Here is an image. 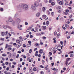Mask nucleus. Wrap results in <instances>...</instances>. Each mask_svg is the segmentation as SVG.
<instances>
[{"mask_svg": "<svg viewBox=\"0 0 74 74\" xmlns=\"http://www.w3.org/2000/svg\"><path fill=\"white\" fill-rule=\"evenodd\" d=\"M51 5H55V3H54V2H52L51 3Z\"/></svg>", "mask_w": 74, "mask_h": 74, "instance_id": "49530a36", "label": "nucleus"}, {"mask_svg": "<svg viewBox=\"0 0 74 74\" xmlns=\"http://www.w3.org/2000/svg\"><path fill=\"white\" fill-rule=\"evenodd\" d=\"M35 30L37 31V32H38V28L37 27H36L35 28Z\"/></svg>", "mask_w": 74, "mask_h": 74, "instance_id": "393cba45", "label": "nucleus"}, {"mask_svg": "<svg viewBox=\"0 0 74 74\" xmlns=\"http://www.w3.org/2000/svg\"><path fill=\"white\" fill-rule=\"evenodd\" d=\"M46 10V8H45V7H42V10H43V12H45Z\"/></svg>", "mask_w": 74, "mask_h": 74, "instance_id": "6e6552de", "label": "nucleus"}, {"mask_svg": "<svg viewBox=\"0 0 74 74\" xmlns=\"http://www.w3.org/2000/svg\"><path fill=\"white\" fill-rule=\"evenodd\" d=\"M39 53H43V51H42V49H40L39 51Z\"/></svg>", "mask_w": 74, "mask_h": 74, "instance_id": "423d86ee", "label": "nucleus"}, {"mask_svg": "<svg viewBox=\"0 0 74 74\" xmlns=\"http://www.w3.org/2000/svg\"><path fill=\"white\" fill-rule=\"evenodd\" d=\"M53 12H52L51 13V15H52V16H53Z\"/></svg>", "mask_w": 74, "mask_h": 74, "instance_id": "774afa93", "label": "nucleus"}, {"mask_svg": "<svg viewBox=\"0 0 74 74\" xmlns=\"http://www.w3.org/2000/svg\"><path fill=\"white\" fill-rule=\"evenodd\" d=\"M43 28L45 30V29H47V27H46V26H43Z\"/></svg>", "mask_w": 74, "mask_h": 74, "instance_id": "c9c22d12", "label": "nucleus"}, {"mask_svg": "<svg viewBox=\"0 0 74 74\" xmlns=\"http://www.w3.org/2000/svg\"><path fill=\"white\" fill-rule=\"evenodd\" d=\"M21 40H16V42L17 43H20L21 42Z\"/></svg>", "mask_w": 74, "mask_h": 74, "instance_id": "f3484780", "label": "nucleus"}, {"mask_svg": "<svg viewBox=\"0 0 74 74\" xmlns=\"http://www.w3.org/2000/svg\"><path fill=\"white\" fill-rule=\"evenodd\" d=\"M60 34H59V33L58 34L57 36V38H59V36H60Z\"/></svg>", "mask_w": 74, "mask_h": 74, "instance_id": "5701e85b", "label": "nucleus"}, {"mask_svg": "<svg viewBox=\"0 0 74 74\" xmlns=\"http://www.w3.org/2000/svg\"><path fill=\"white\" fill-rule=\"evenodd\" d=\"M59 4L63 5V2L62 1H60L59 3Z\"/></svg>", "mask_w": 74, "mask_h": 74, "instance_id": "1a4fd4ad", "label": "nucleus"}, {"mask_svg": "<svg viewBox=\"0 0 74 74\" xmlns=\"http://www.w3.org/2000/svg\"><path fill=\"white\" fill-rule=\"evenodd\" d=\"M40 73L41 74H44V72H43L42 71L40 72Z\"/></svg>", "mask_w": 74, "mask_h": 74, "instance_id": "58836bf2", "label": "nucleus"}, {"mask_svg": "<svg viewBox=\"0 0 74 74\" xmlns=\"http://www.w3.org/2000/svg\"><path fill=\"white\" fill-rule=\"evenodd\" d=\"M23 47H24V48H25L26 45H25V44H23Z\"/></svg>", "mask_w": 74, "mask_h": 74, "instance_id": "680f3d73", "label": "nucleus"}, {"mask_svg": "<svg viewBox=\"0 0 74 74\" xmlns=\"http://www.w3.org/2000/svg\"><path fill=\"white\" fill-rule=\"evenodd\" d=\"M54 51V48H52L51 50V52H53Z\"/></svg>", "mask_w": 74, "mask_h": 74, "instance_id": "c85d7f7f", "label": "nucleus"}, {"mask_svg": "<svg viewBox=\"0 0 74 74\" xmlns=\"http://www.w3.org/2000/svg\"><path fill=\"white\" fill-rule=\"evenodd\" d=\"M31 7L33 10H36V7L35 6H34L33 5H32Z\"/></svg>", "mask_w": 74, "mask_h": 74, "instance_id": "7ed1b4c3", "label": "nucleus"}, {"mask_svg": "<svg viewBox=\"0 0 74 74\" xmlns=\"http://www.w3.org/2000/svg\"><path fill=\"white\" fill-rule=\"evenodd\" d=\"M32 69L29 68V71H30V72H32Z\"/></svg>", "mask_w": 74, "mask_h": 74, "instance_id": "864d4df0", "label": "nucleus"}, {"mask_svg": "<svg viewBox=\"0 0 74 74\" xmlns=\"http://www.w3.org/2000/svg\"><path fill=\"white\" fill-rule=\"evenodd\" d=\"M27 45V47H30L31 46V44H28Z\"/></svg>", "mask_w": 74, "mask_h": 74, "instance_id": "473e14b6", "label": "nucleus"}, {"mask_svg": "<svg viewBox=\"0 0 74 74\" xmlns=\"http://www.w3.org/2000/svg\"><path fill=\"white\" fill-rule=\"evenodd\" d=\"M19 38L20 40L21 41H23V39H22V36L20 37Z\"/></svg>", "mask_w": 74, "mask_h": 74, "instance_id": "a211bd4d", "label": "nucleus"}, {"mask_svg": "<svg viewBox=\"0 0 74 74\" xmlns=\"http://www.w3.org/2000/svg\"><path fill=\"white\" fill-rule=\"evenodd\" d=\"M73 56H74V54H73V53L70 54V57H72Z\"/></svg>", "mask_w": 74, "mask_h": 74, "instance_id": "b1692460", "label": "nucleus"}, {"mask_svg": "<svg viewBox=\"0 0 74 74\" xmlns=\"http://www.w3.org/2000/svg\"><path fill=\"white\" fill-rule=\"evenodd\" d=\"M49 24V21H47L46 22V25L47 26H48Z\"/></svg>", "mask_w": 74, "mask_h": 74, "instance_id": "2eb2a0df", "label": "nucleus"}, {"mask_svg": "<svg viewBox=\"0 0 74 74\" xmlns=\"http://www.w3.org/2000/svg\"><path fill=\"white\" fill-rule=\"evenodd\" d=\"M30 38H33V35H30Z\"/></svg>", "mask_w": 74, "mask_h": 74, "instance_id": "603ef678", "label": "nucleus"}, {"mask_svg": "<svg viewBox=\"0 0 74 74\" xmlns=\"http://www.w3.org/2000/svg\"><path fill=\"white\" fill-rule=\"evenodd\" d=\"M52 70L53 71H56V70H58V69H57L56 68H54L53 69L52 68H51Z\"/></svg>", "mask_w": 74, "mask_h": 74, "instance_id": "412c9836", "label": "nucleus"}, {"mask_svg": "<svg viewBox=\"0 0 74 74\" xmlns=\"http://www.w3.org/2000/svg\"><path fill=\"white\" fill-rule=\"evenodd\" d=\"M72 3H73V2H72V1H70V2L69 4V6H70L71 7V4H72Z\"/></svg>", "mask_w": 74, "mask_h": 74, "instance_id": "dca6fc26", "label": "nucleus"}, {"mask_svg": "<svg viewBox=\"0 0 74 74\" xmlns=\"http://www.w3.org/2000/svg\"><path fill=\"white\" fill-rule=\"evenodd\" d=\"M38 51H36L35 53V56H38Z\"/></svg>", "mask_w": 74, "mask_h": 74, "instance_id": "ddd939ff", "label": "nucleus"}, {"mask_svg": "<svg viewBox=\"0 0 74 74\" xmlns=\"http://www.w3.org/2000/svg\"><path fill=\"white\" fill-rule=\"evenodd\" d=\"M74 53V52L73 51H70L69 53L68 54H70V53Z\"/></svg>", "mask_w": 74, "mask_h": 74, "instance_id": "09e8293b", "label": "nucleus"}, {"mask_svg": "<svg viewBox=\"0 0 74 74\" xmlns=\"http://www.w3.org/2000/svg\"><path fill=\"white\" fill-rule=\"evenodd\" d=\"M71 59L70 58H67L66 59V62H69V61H70V60Z\"/></svg>", "mask_w": 74, "mask_h": 74, "instance_id": "6ab92c4d", "label": "nucleus"}, {"mask_svg": "<svg viewBox=\"0 0 74 74\" xmlns=\"http://www.w3.org/2000/svg\"><path fill=\"white\" fill-rule=\"evenodd\" d=\"M2 55L3 56H7V54H3Z\"/></svg>", "mask_w": 74, "mask_h": 74, "instance_id": "f704fd0d", "label": "nucleus"}, {"mask_svg": "<svg viewBox=\"0 0 74 74\" xmlns=\"http://www.w3.org/2000/svg\"><path fill=\"white\" fill-rule=\"evenodd\" d=\"M2 58V60H5V58H3V57H1Z\"/></svg>", "mask_w": 74, "mask_h": 74, "instance_id": "69168bd1", "label": "nucleus"}, {"mask_svg": "<svg viewBox=\"0 0 74 74\" xmlns=\"http://www.w3.org/2000/svg\"><path fill=\"white\" fill-rule=\"evenodd\" d=\"M60 42L61 44V45H63V41H60Z\"/></svg>", "mask_w": 74, "mask_h": 74, "instance_id": "3c124183", "label": "nucleus"}, {"mask_svg": "<svg viewBox=\"0 0 74 74\" xmlns=\"http://www.w3.org/2000/svg\"><path fill=\"white\" fill-rule=\"evenodd\" d=\"M52 0H49V3H52Z\"/></svg>", "mask_w": 74, "mask_h": 74, "instance_id": "79ce46f5", "label": "nucleus"}, {"mask_svg": "<svg viewBox=\"0 0 74 74\" xmlns=\"http://www.w3.org/2000/svg\"><path fill=\"white\" fill-rule=\"evenodd\" d=\"M37 48H35L34 49V51H37Z\"/></svg>", "mask_w": 74, "mask_h": 74, "instance_id": "6e6d98bb", "label": "nucleus"}, {"mask_svg": "<svg viewBox=\"0 0 74 74\" xmlns=\"http://www.w3.org/2000/svg\"><path fill=\"white\" fill-rule=\"evenodd\" d=\"M40 67H41V68H42V69H43L44 68V66H43L41 65L40 66Z\"/></svg>", "mask_w": 74, "mask_h": 74, "instance_id": "37998d69", "label": "nucleus"}, {"mask_svg": "<svg viewBox=\"0 0 74 74\" xmlns=\"http://www.w3.org/2000/svg\"><path fill=\"white\" fill-rule=\"evenodd\" d=\"M37 27H38V28H40L41 27V26H40V25L38 24H37Z\"/></svg>", "mask_w": 74, "mask_h": 74, "instance_id": "4be33fe9", "label": "nucleus"}, {"mask_svg": "<svg viewBox=\"0 0 74 74\" xmlns=\"http://www.w3.org/2000/svg\"><path fill=\"white\" fill-rule=\"evenodd\" d=\"M35 45L36 47H38L39 45V44L38 43H36Z\"/></svg>", "mask_w": 74, "mask_h": 74, "instance_id": "7c9ffc66", "label": "nucleus"}, {"mask_svg": "<svg viewBox=\"0 0 74 74\" xmlns=\"http://www.w3.org/2000/svg\"><path fill=\"white\" fill-rule=\"evenodd\" d=\"M14 51H15V48H13L12 50V52H14Z\"/></svg>", "mask_w": 74, "mask_h": 74, "instance_id": "0e129e2a", "label": "nucleus"}, {"mask_svg": "<svg viewBox=\"0 0 74 74\" xmlns=\"http://www.w3.org/2000/svg\"><path fill=\"white\" fill-rule=\"evenodd\" d=\"M19 54H17L16 56V58H17V59H18V58H19Z\"/></svg>", "mask_w": 74, "mask_h": 74, "instance_id": "ea45409f", "label": "nucleus"}, {"mask_svg": "<svg viewBox=\"0 0 74 74\" xmlns=\"http://www.w3.org/2000/svg\"><path fill=\"white\" fill-rule=\"evenodd\" d=\"M42 63L43 65H44V63H45V61H44V60H42Z\"/></svg>", "mask_w": 74, "mask_h": 74, "instance_id": "aec40b11", "label": "nucleus"}, {"mask_svg": "<svg viewBox=\"0 0 74 74\" xmlns=\"http://www.w3.org/2000/svg\"><path fill=\"white\" fill-rule=\"evenodd\" d=\"M25 25H28V23H27V22H25Z\"/></svg>", "mask_w": 74, "mask_h": 74, "instance_id": "bf43d9fd", "label": "nucleus"}, {"mask_svg": "<svg viewBox=\"0 0 74 74\" xmlns=\"http://www.w3.org/2000/svg\"><path fill=\"white\" fill-rule=\"evenodd\" d=\"M72 16H73V15L72 14H71L69 16V19H71V18H72Z\"/></svg>", "mask_w": 74, "mask_h": 74, "instance_id": "cd10ccee", "label": "nucleus"}, {"mask_svg": "<svg viewBox=\"0 0 74 74\" xmlns=\"http://www.w3.org/2000/svg\"><path fill=\"white\" fill-rule=\"evenodd\" d=\"M65 64H66V66H67V64H68V62H67V61H66Z\"/></svg>", "mask_w": 74, "mask_h": 74, "instance_id": "8fccbe9b", "label": "nucleus"}, {"mask_svg": "<svg viewBox=\"0 0 74 74\" xmlns=\"http://www.w3.org/2000/svg\"><path fill=\"white\" fill-rule=\"evenodd\" d=\"M34 4L35 7H38L39 5V3L38 1H35L34 2Z\"/></svg>", "mask_w": 74, "mask_h": 74, "instance_id": "f03ea898", "label": "nucleus"}, {"mask_svg": "<svg viewBox=\"0 0 74 74\" xmlns=\"http://www.w3.org/2000/svg\"><path fill=\"white\" fill-rule=\"evenodd\" d=\"M7 72V71H5L4 72V73H5V74H8V72Z\"/></svg>", "mask_w": 74, "mask_h": 74, "instance_id": "4c0bfd02", "label": "nucleus"}, {"mask_svg": "<svg viewBox=\"0 0 74 74\" xmlns=\"http://www.w3.org/2000/svg\"><path fill=\"white\" fill-rule=\"evenodd\" d=\"M18 29H19L20 30H22V29H21V27H19V25H18Z\"/></svg>", "mask_w": 74, "mask_h": 74, "instance_id": "bb28decb", "label": "nucleus"}, {"mask_svg": "<svg viewBox=\"0 0 74 74\" xmlns=\"http://www.w3.org/2000/svg\"><path fill=\"white\" fill-rule=\"evenodd\" d=\"M54 36H56V35H57V32H54Z\"/></svg>", "mask_w": 74, "mask_h": 74, "instance_id": "2f4dec72", "label": "nucleus"}, {"mask_svg": "<svg viewBox=\"0 0 74 74\" xmlns=\"http://www.w3.org/2000/svg\"><path fill=\"white\" fill-rule=\"evenodd\" d=\"M32 49H30L29 50V53H31V52H32Z\"/></svg>", "mask_w": 74, "mask_h": 74, "instance_id": "c03bdc74", "label": "nucleus"}, {"mask_svg": "<svg viewBox=\"0 0 74 74\" xmlns=\"http://www.w3.org/2000/svg\"><path fill=\"white\" fill-rule=\"evenodd\" d=\"M33 70L34 71H37V69H36V67H34L33 68Z\"/></svg>", "mask_w": 74, "mask_h": 74, "instance_id": "c756f323", "label": "nucleus"}, {"mask_svg": "<svg viewBox=\"0 0 74 74\" xmlns=\"http://www.w3.org/2000/svg\"><path fill=\"white\" fill-rule=\"evenodd\" d=\"M64 14H65V15H67V14H68V13L67 12H64Z\"/></svg>", "mask_w": 74, "mask_h": 74, "instance_id": "13d9d810", "label": "nucleus"}, {"mask_svg": "<svg viewBox=\"0 0 74 74\" xmlns=\"http://www.w3.org/2000/svg\"><path fill=\"white\" fill-rule=\"evenodd\" d=\"M43 25H46L45 22L44 21L43 23Z\"/></svg>", "mask_w": 74, "mask_h": 74, "instance_id": "e2e57ef3", "label": "nucleus"}, {"mask_svg": "<svg viewBox=\"0 0 74 74\" xmlns=\"http://www.w3.org/2000/svg\"><path fill=\"white\" fill-rule=\"evenodd\" d=\"M53 42L54 43V44H56V40H54Z\"/></svg>", "mask_w": 74, "mask_h": 74, "instance_id": "a18cd8bd", "label": "nucleus"}, {"mask_svg": "<svg viewBox=\"0 0 74 74\" xmlns=\"http://www.w3.org/2000/svg\"><path fill=\"white\" fill-rule=\"evenodd\" d=\"M64 46H65L66 44V41L64 40Z\"/></svg>", "mask_w": 74, "mask_h": 74, "instance_id": "a878e982", "label": "nucleus"}, {"mask_svg": "<svg viewBox=\"0 0 74 74\" xmlns=\"http://www.w3.org/2000/svg\"><path fill=\"white\" fill-rule=\"evenodd\" d=\"M39 5L40 7H41L42 5L41 3H40L39 4Z\"/></svg>", "mask_w": 74, "mask_h": 74, "instance_id": "a19ab883", "label": "nucleus"}, {"mask_svg": "<svg viewBox=\"0 0 74 74\" xmlns=\"http://www.w3.org/2000/svg\"><path fill=\"white\" fill-rule=\"evenodd\" d=\"M13 63L14 64V65H15V64H16V62H13Z\"/></svg>", "mask_w": 74, "mask_h": 74, "instance_id": "338daca9", "label": "nucleus"}, {"mask_svg": "<svg viewBox=\"0 0 74 74\" xmlns=\"http://www.w3.org/2000/svg\"><path fill=\"white\" fill-rule=\"evenodd\" d=\"M30 31H29V29H28L26 30V32H29Z\"/></svg>", "mask_w": 74, "mask_h": 74, "instance_id": "4d7b16f0", "label": "nucleus"}, {"mask_svg": "<svg viewBox=\"0 0 74 74\" xmlns=\"http://www.w3.org/2000/svg\"><path fill=\"white\" fill-rule=\"evenodd\" d=\"M40 15V12H38L36 14V16L37 17H39Z\"/></svg>", "mask_w": 74, "mask_h": 74, "instance_id": "0eeeda50", "label": "nucleus"}, {"mask_svg": "<svg viewBox=\"0 0 74 74\" xmlns=\"http://www.w3.org/2000/svg\"><path fill=\"white\" fill-rule=\"evenodd\" d=\"M21 7L23 8L25 10H27L29 8L28 5L26 4H22Z\"/></svg>", "mask_w": 74, "mask_h": 74, "instance_id": "f257e3e1", "label": "nucleus"}, {"mask_svg": "<svg viewBox=\"0 0 74 74\" xmlns=\"http://www.w3.org/2000/svg\"><path fill=\"white\" fill-rule=\"evenodd\" d=\"M42 17L43 19H45V18H47V16L45 14H44L42 15Z\"/></svg>", "mask_w": 74, "mask_h": 74, "instance_id": "39448f33", "label": "nucleus"}, {"mask_svg": "<svg viewBox=\"0 0 74 74\" xmlns=\"http://www.w3.org/2000/svg\"><path fill=\"white\" fill-rule=\"evenodd\" d=\"M17 22L18 23L21 22V20L19 19V18H17L16 20Z\"/></svg>", "mask_w": 74, "mask_h": 74, "instance_id": "f8f14e48", "label": "nucleus"}, {"mask_svg": "<svg viewBox=\"0 0 74 74\" xmlns=\"http://www.w3.org/2000/svg\"><path fill=\"white\" fill-rule=\"evenodd\" d=\"M12 18H9V22H12Z\"/></svg>", "mask_w": 74, "mask_h": 74, "instance_id": "9b49d317", "label": "nucleus"}, {"mask_svg": "<svg viewBox=\"0 0 74 74\" xmlns=\"http://www.w3.org/2000/svg\"><path fill=\"white\" fill-rule=\"evenodd\" d=\"M0 40L1 41H4V38H1Z\"/></svg>", "mask_w": 74, "mask_h": 74, "instance_id": "72a5a7b5", "label": "nucleus"}, {"mask_svg": "<svg viewBox=\"0 0 74 74\" xmlns=\"http://www.w3.org/2000/svg\"><path fill=\"white\" fill-rule=\"evenodd\" d=\"M3 27L4 28V29H6L7 27L5 26V25H4L3 26Z\"/></svg>", "mask_w": 74, "mask_h": 74, "instance_id": "de8ad7c7", "label": "nucleus"}, {"mask_svg": "<svg viewBox=\"0 0 74 74\" xmlns=\"http://www.w3.org/2000/svg\"><path fill=\"white\" fill-rule=\"evenodd\" d=\"M1 34L2 36H4V35H5V32H2L1 33Z\"/></svg>", "mask_w": 74, "mask_h": 74, "instance_id": "9d476101", "label": "nucleus"}, {"mask_svg": "<svg viewBox=\"0 0 74 74\" xmlns=\"http://www.w3.org/2000/svg\"><path fill=\"white\" fill-rule=\"evenodd\" d=\"M8 51H11V50H12V48H8Z\"/></svg>", "mask_w": 74, "mask_h": 74, "instance_id": "e433bc0d", "label": "nucleus"}, {"mask_svg": "<svg viewBox=\"0 0 74 74\" xmlns=\"http://www.w3.org/2000/svg\"><path fill=\"white\" fill-rule=\"evenodd\" d=\"M9 70H10V68H9V67H7L6 68V70H7V71H8Z\"/></svg>", "mask_w": 74, "mask_h": 74, "instance_id": "052dcab7", "label": "nucleus"}, {"mask_svg": "<svg viewBox=\"0 0 74 74\" xmlns=\"http://www.w3.org/2000/svg\"><path fill=\"white\" fill-rule=\"evenodd\" d=\"M65 27H66V29H70V27H69V25L67 24H65Z\"/></svg>", "mask_w": 74, "mask_h": 74, "instance_id": "20e7f679", "label": "nucleus"}, {"mask_svg": "<svg viewBox=\"0 0 74 74\" xmlns=\"http://www.w3.org/2000/svg\"><path fill=\"white\" fill-rule=\"evenodd\" d=\"M17 53H21V51H19L17 52Z\"/></svg>", "mask_w": 74, "mask_h": 74, "instance_id": "5fc2aeb1", "label": "nucleus"}, {"mask_svg": "<svg viewBox=\"0 0 74 74\" xmlns=\"http://www.w3.org/2000/svg\"><path fill=\"white\" fill-rule=\"evenodd\" d=\"M57 10H59V9H61V7L60 6H58L56 7Z\"/></svg>", "mask_w": 74, "mask_h": 74, "instance_id": "4468645a", "label": "nucleus"}]
</instances>
